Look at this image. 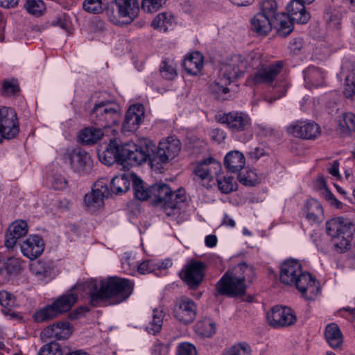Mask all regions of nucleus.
<instances>
[{
  "instance_id": "52",
  "label": "nucleus",
  "mask_w": 355,
  "mask_h": 355,
  "mask_svg": "<svg viewBox=\"0 0 355 355\" xmlns=\"http://www.w3.org/2000/svg\"><path fill=\"white\" fill-rule=\"evenodd\" d=\"M19 92V84L15 79L5 80L2 84V94L6 96L16 94Z\"/></svg>"
},
{
  "instance_id": "28",
  "label": "nucleus",
  "mask_w": 355,
  "mask_h": 355,
  "mask_svg": "<svg viewBox=\"0 0 355 355\" xmlns=\"http://www.w3.org/2000/svg\"><path fill=\"white\" fill-rule=\"evenodd\" d=\"M225 273H229L232 279L244 284H250L254 277L253 267L245 262L239 263L234 268L229 269Z\"/></svg>"
},
{
  "instance_id": "45",
  "label": "nucleus",
  "mask_w": 355,
  "mask_h": 355,
  "mask_svg": "<svg viewBox=\"0 0 355 355\" xmlns=\"http://www.w3.org/2000/svg\"><path fill=\"white\" fill-rule=\"evenodd\" d=\"M164 313L162 310L154 309L153 312V319L146 326V331L153 335H155L162 329L163 324Z\"/></svg>"
},
{
  "instance_id": "50",
  "label": "nucleus",
  "mask_w": 355,
  "mask_h": 355,
  "mask_svg": "<svg viewBox=\"0 0 355 355\" xmlns=\"http://www.w3.org/2000/svg\"><path fill=\"white\" fill-rule=\"evenodd\" d=\"M37 355H64L61 345L56 342H50L44 345Z\"/></svg>"
},
{
  "instance_id": "11",
  "label": "nucleus",
  "mask_w": 355,
  "mask_h": 355,
  "mask_svg": "<svg viewBox=\"0 0 355 355\" xmlns=\"http://www.w3.org/2000/svg\"><path fill=\"white\" fill-rule=\"evenodd\" d=\"M19 128L15 111L10 107L0 108V142L3 139L14 138Z\"/></svg>"
},
{
  "instance_id": "29",
  "label": "nucleus",
  "mask_w": 355,
  "mask_h": 355,
  "mask_svg": "<svg viewBox=\"0 0 355 355\" xmlns=\"http://www.w3.org/2000/svg\"><path fill=\"white\" fill-rule=\"evenodd\" d=\"M302 213L311 224L320 223L323 220L322 205L315 199L311 198L306 201L302 209Z\"/></svg>"
},
{
  "instance_id": "58",
  "label": "nucleus",
  "mask_w": 355,
  "mask_h": 355,
  "mask_svg": "<svg viewBox=\"0 0 355 355\" xmlns=\"http://www.w3.org/2000/svg\"><path fill=\"white\" fill-rule=\"evenodd\" d=\"M160 266L152 260L145 261L138 265V272L141 274L150 273L159 268Z\"/></svg>"
},
{
  "instance_id": "1",
  "label": "nucleus",
  "mask_w": 355,
  "mask_h": 355,
  "mask_svg": "<svg viewBox=\"0 0 355 355\" xmlns=\"http://www.w3.org/2000/svg\"><path fill=\"white\" fill-rule=\"evenodd\" d=\"M133 288L134 284L130 280L118 277H110L101 281L91 279L74 286L78 291H83L88 295L89 303L94 306L106 302L110 304L123 302L130 296Z\"/></svg>"
},
{
  "instance_id": "39",
  "label": "nucleus",
  "mask_w": 355,
  "mask_h": 355,
  "mask_svg": "<svg viewBox=\"0 0 355 355\" xmlns=\"http://www.w3.org/2000/svg\"><path fill=\"white\" fill-rule=\"evenodd\" d=\"M103 135L101 128L89 127L80 131L79 140L82 144L90 145L96 143Z\"/></svg>"
},
{
  "instance_id": "55",
  "label": "nucleus",
  "mask_w": 355,
  "mask_h": 355,
  "mask_svg": "<svg viewBox=\"0 0 355 355\" xmlns=\"http://www.w3.org/2000/svg\"><path fill=\"white\" fill-rule=\"evenodd\" d=\"M166 0H142L141 7L148 12H153L159 9Z\"/></svg>"
},
{
  "instance_id": "41",
  "label": "nucleus",
  "mask_w": 355,
  "mask_h": 355,
  "mask_svg": "<svg viewBox=\"0 0 355 355\" xmlns=\"http://www.w3.org/2000/svg\"><path fill=\"white\" fill-rule=\"evenodd\" d=\"M130 185V181L125 175H116L112 179L110 189L116 194H121L127 191Z\"/></svg>"
},
{
  "instance_id": "15",
  "label": "nucleus",
  "mask_w": 355,
  "mask_h": 355,
  "mask_svg": "<svg viewBox=\"0 0 355 355\" xmlns=\"http://www.w3.org/2000/svg\"><path fill=\"white\" fill-rule=\"evenodd\" d=\"M268 324L273 327H288L296 322L293 311L287 306H275L266 314Z\"/></svg>"
},
{
  "instance_id": "43",
  "label": "nucleus",
  "mask_w": 355,
  "mask_h": 355,
  "mask_svg": "<svg viewBox=\"0 0 355 355\" xmlns=\"http://www.w3.org/2000/svg\"><path fill=\"white\" fill-rule=\"evenodd\" d=\"M338 127L340 132L348 135L352 131H355V114L351 112L344 113L338 119Z\"/></svg>"
},
{
  "instance_id": "49",
  "label": "nucleus",
  "mask_w": 355,
  "mask_h": 355,
  "mask_svg": "<svg viewBox=\"0 0 355 355\" xmlns=\"http://www.w3.org/2000/svg\"><path fill=\"white\" fill-rule=\"evenodd\" d=\"M237 179L241 184L245 186H254L259 182V179L254 170H248L239 173Z\"/></svg>"
},
{
  "instance_id": "26",
  "label": "nucleus",
  "mask_w": 355,
  "mask_h": 355,
  "mask_svg": "<svg viewBox=\"0 0 355 355\" xmlns=\"http://www.w3.org/2000/svg\"><path fill=\"white\" fill-rule=\"evenodd\" d=\"M305 86L309 89L322 87L325 84L326 73L319 67L309 66L303 71Z\"/></svg>"
},
{
  "instance_id": "34",
  "label": "nucleus",
  "mask_w": 355,
  "mask_h": 355,
  "mask_svg": "<svg viewBox=\"0 0 355 355\" xmlns=\"http://www.w3.org/2000/svg\"><path fill=\"white\" fill-rule=\"evenodd\" d=\"M15 297L10 293L2 290L0 291V305L2 306L1 312L9 319H19L21 317L12 309L15 306Z\"/></svg>"
},
{
  "instance_id": "44",
  "label": "nucleus",
  "mask_w": 355,
  "mask_h": 355,
  "mask_svg": "<svg viewBox=\"0 0 355 355\" xmlns=\"http://www.w3.org/2000/svg\"><path fill=\"white\" fill-rule=\"evenodd\" d=\"M216 323L207 319L199 321L196 324V331L202 337H211L216 333Z\"/></svg>"
},
{
  "instance_id": "18",
  "label": "nucleus",
  "mask_w": 355,
  "mask_h": 355,
  "mask_svg": "<svg viewBox=\"0 0 355 355\" xmlns=\"http://www.w3.org/2000/svg\"><path fill=\"white\" fill-rule=\"evenodd\" d=\"M246 69L245 58L241 55H234L222 65L220 73L224 77L233 81L243 76Z\"/></svg>"
},
{
  "instance_id": "47",
  "label": "nucleus",
  "mask_w": 355,
  "mask_h": 355,
  "mask_svg": "<svg viewBox=\"0 0 355 355\" xmlns=\"http://www.w3.org/2000/svg\"><path fill=\"white\" fill-rule=\"evenodd\" d=\"M24 7L29 14L37 17L41 16L46 10L42 0H27Z\"/></svg>"
},
{
  "instance_id": "14",
  "label": "nucleus",
  "mask_w": 355,
  "mask_h": 355,
  "mask_svg": "<svg viewBox=\"0 0 355 355\" xmlns=\"http://www.w3.org/2000/svg\"><path fill=\"white\" fill-rule=\"evenodd\" d=\"M66 159L73 172L80 175L89 174L93 169V161L90 155L80 148L73 149L68 153Z\"/></svg>"
},
{
  "instance_id": "59",
  "label": "nucleus",
  "mask_w": 355,
  "mask_h": 355,
  "mask_svg": "<svg viewBox=\"0 0 355 355\" xmlns=\"http://www.w3.org/2000/svg\"><path fill=\"white\" fill-rule=\"evenodd\" d=\"M223 355H250V351L245 345L232 346Z\"/></svg>"
},
{
  "instance_id": "31",
  "label": "nucleus",
  "mask_w": 355,
  "mask_h": 355,
  "mask_svg": "<svg viewBox=\"0 0 355 355\" xmlns=\"http://www.w3.org/2000/svg\"><path fill=\"white\" fill-rule=\"evenodd\" d=\"M324 338L329 346L334 349H340L343 344V335L336 323L328 324L324 331Z\"/></svg>"
},
{
  "instance_id": "17",
  "label": "nucleus",
  "mask_w": 355,
  "mask_h": 355,
  "mask_svg": "<svg viewBox=\"0 0 355 355\" xmlns=\"http://www.w3.org/2000/svg\"><path fill=\"white\" fill-rule=\"evenodd\" d=\"M110 196V191L103 180L97 181L90 193L85 196L84 202L87 210L94 211L101 207L103 205V200Z\"/></svg>"
},
{
  "instance_id": "60",
  "label": "nucleus",
  "mask_w": 355,
  "mask_h": 355,
  "mask_svg": "<svg viewBox=\"0 0 355 355\" xmlns=\"http://www.w3.org/2000/svg\"><path fill=\"white\" fill-rule=\"evenodd\" d=\"M327 23L330 28L339 30L341 26V15L338 12L331 14L327 18Z\"/></svg>"
},
{
  "instance_id": "10",
  "label": "nucleus",
  "mask_w": 355,
  "mask_h": 355,
  "mask_svg": "<svg viewBox=\"0 0 355 355\" xmlns=\"http://www.w3.org/2000/svg\"><path fill=\"white\" fill-rule=\"evenodd\" d=\"M217 119L233 133L246 131L251 126L250 117L243 112L234 111L219 114Z\"/></svg>"
},
{
  "instance_id": "53",
  "label": "nucleus",
  "mask_w": 355,
  "mask_h": 355,
  "mask_svg": "<svg viewBox=\"0 0 355 355\" xmlns=\"http://www.w3.org/2000/svg\"><path fill=\"white\" fill-rule=\"evenodd\" d=\"M277 3L275 0H265L262 3L261 11L260 12L274 19L277 17Z\"/></svg>"
},
{
  "instance_id": "25",
  "label": "nucleus",
  "mask_w": 355,
  "mask_h": 355,
  "mask_svg": "<svg viewBox=\"0 0 355 355\" xmlns=\"http://www.w3.org/2000/svg\"><path fill=\"white\" fill-rule=\"evenodd\" d=\"M27 233L28 225L26 221L20 220L12 223L9 226L5 236V246L8 249L13 248L17 240L26 235Z\"/></svg>"
},
{
  "instance_id": "16",
  "label": "nucleus",
  "mask_w": 355,
  "mask_h": 355,
  "mask_svg": "<svg viewBox=\"0 0 355 355\" xmlns=\"http://www.w3.org/2000/svg\"><path fill=\"white\" fill-rule=\"evenodd\" d=\"M247 286L246 284L232 279L229 273H225L216 285L215 295L241 296L245 293Z\"/></svg>"
},
{
  "instance_id": "63",
  "label": "nucleus",
  "mask_w": 355,
  "mask_h": 355,
  "mask_svg": "<svg viewBox=\"0 0 355 355\" xmlns=\"http://www.w3.org/2000/svg\"><path fill=\"white\" fill-rule=\"evenodd\" d=\"M303 46V40L302 38H295L292 40L289 44V49L291 52L293 54H297Z\"/></svg>"
},
{
  "instance_id": "8",
  "label": "nucleus",
  "mask_w": 355,
  "mask_h": 355,
  "mask_svg": "<svg viewBox=\"0 0 355 355\" xmlns=\"http://www.w3.org/2000/svg\"><path fill=\"white\" fill-rule=\"evenodd\" d=\"M121 117L119 106L114 101H101L96 103L89 113L92 123L101 128L116 124Z\"/></svg>"
},
{
  "instance_id": "42",
  "label": "nucleus",
  "mask_w": 355,
  "mask_h": 355,
  "mask_svg": "<svg viewBox=\"0 0 355 355\" xmlns=\"http://www.w3.org/2000/svg\"><path fill=\"white\" fill-rule=\"evenodd\" d=\"M132 180L134 193L137 199L146 200L150 198V187H146L144 181L136 175L132 176Z\"/></svg>"
},
{
  "instance_id": "3",
  "label": "nucleus",
  "mask_w": 355,
  "mask_h": 355,
  "mask_svg": "<svg viewBox=\"0 0 355 355\" xmlns=\"http://www.w3.org/2000/svg\"><path fill=\"white\" fill-rule=\"evenodd\" d=\"M279 277L283 284L295 286L308 300H313L320 293L315 279L309 272L302 271L301 264L296 260L285 261L281 266Z\"/></svg>"
},
{
  "instance_id": "7",
  "label": "nucleus",
  "mask_w": 355,
  "mask_h": 355,
  "mask_svg": "<svg viewBox=\"0 0 355 355\" xmlns=\"http://www.w3.org/2000/svg\"><path fill=\"white\" fill-rule=\"evenodd\" d=\"M77 288L74 286L67 292L58 297L51 304L37 310L33 314L36 322L41 323L53 320L64 313L69 311L78 300Z\"/></svg>"
},
{
  "instance_id": "6",
  "label": "nucleus",
  "mask_w": 355,
  "mask_h": 355,
  "mask_svg": "<svg viewBox=\"0 0 355 355\" xmlns=\"http://www.w3.org/2000/svg\"><path fill=\"white\" fill-rule=\"evenodd\" d=\"M150 198L153 204L164 209L168 216L178 213L180 205L184 202V191L178 189L173 192L166 184H155L150 187Z\"/></svg>"
},
{
  "instance_id": "46",
  "label": "nucleus",
  "mask_w": 355,
  "mask_h": 355,
  "mask_svg": "<svg viewBox=\"0 0 355 355\" xmlns=\"http://www.w3.org/2000/svg\"><path fill=\"white\" fill-rule=\"evenodd\" d=\"M218 188L223 193H230L237 189V184L230 176H216Z\"/></svg>"
},
{
  "instance_id": "9",
  "label": "nucleus",
  "mask_w": 355,
  "mask_h": 355,
  "mask_svg": "<svg viewBox=\"0 0 355 355\" xmlns=\"http://www.w3.org/2000/svg\"><path fill=\"white\" fill-rule=\"evenodd\" d=\"M221 164L216 159L208 157L200 161L196 166L193 173L196 180L200 182L206 188L214 184V177L218 176L221 171Z\"/></svg>"
},
{
  "instance_id": "64",
  "label": "nucleus",
  "mask_w": 355,
  "mask_h": 355,
  "mask_svg": "<svg viewBox=\"0 0 355 355\" xmlns=\"http://www.w3.org/2000/svg\"><path fill=\"white\" fill-rule=\"evenodd\" d=\"M258 135L261 137H270L274 135V129L266 125L258 124Z\"/></svg>"
},
{
  "instance_id": "4",
  "label": "nucleus",
  "mask_w": 355,
  "mask_h": 355,
  "mask_svg": "<svg viewBox=\"0 0 355 355\" xmlns=\"http://www.w3.org/2000/svg\"><path fill=\"white\" fill-rule=\"evenodd\" d=\"M284 67L283 61H277L271 64L267 63L261 68L254 71L248 77L249 84L253 85H265L267 86H273L275 87L277 96L266 98V101L270 103H272L275 101L284 96L287 91V86L285 83L281 82L279 86L277 87V77L281 73Z\"/></svg>"
},
{
  "instance_id": "30",
  "label": "nucleus",
  "mask_w": 355,
  "mask_h": 355,
  "mask_svg": "<svg viewBox=\"0 0 355 355\" xmlns=\"http://www.w3.org/2000/svg\"><path fill=\"white\" fill-rule=\"evenodd\" d=\"M341 73L346 76L344 94L347 98H352L355 94V65L348 60L344 61Z\"/></svg>"
},
{
  "instance_id": "27",
  "label": "nucleus",
  "mask_w": 355,
  "mask_h": 355,
  "mask_svg": "<svg viewBox=\"0 0 355 355\" xmlns=\"http://www.w3.org/2000/svg\"><path fill=\"white\" fill-rule=\"evenodd\" d=\"M304 3L299 0H293L287 5L286 9L288 13L287 15L293 21L304 24L309 21L311 17L305 9Z\"/></svg>"
},
{
  "instance_id": "12",
  "label": "nucleus",
  "mask_w": 355,
  "mask_h": 355,
  "mask_svg": "<svg viewBox=\"0 0 355 355\" xmlns=\"http://www.w3.org/2000/svg\"><path fill=\"white\" fill-rule=\"evenodd\" d=\"M288 134L298 138L314 140L321 134L320 125L313 121H297L286 128Z\"/></svg>"
},
{
  "instance_id": "51",
  "label": "nucleus",
  "mask_w": 355,
  "mask_h": 355,
  "mask_svg": "<svg viewBox=\"0 0 355 355\" xmlns=\"http://www.w3.org/2000/svg\"><path fill=\"white\" fill-rule=\"evenodd\" d=\"M83 8L85 11L92 14H98L103 10L101 0H85Z\"/></svg>"
},
{
  "instance_id": "54",
  "label": "nucleus",
  "mask_w": 355,
  "mask_h": 355,
  "mask_svg": "<svg viewBox=\"0 0 355 355\" xmlns=\"http://www.w3.org/2000/svg\"><path fill=\"white\" fill-rule=\"evenodd\" d=\"M4 268L8 274L17 275L21 271V265L17 259L10 258L4 264Z\"/></svg>"
},
{
  "instance_id": "56",
  "label": "nucleus",
  "mask_w": 355,
  "mask_h": 355,
  "mask_svg": "<svg viewBox=\"0 0 355 355\" xmlns=\"http://www.w3.org/2000/svg\"><path fill=\"white\" fill-rule=\"evenodd\" d=\"M197 354L195 345L190 343H180L177 346L176 355H197Z\"/></svg>"
},
{
  "instance_id": "35",
  "label": "nucleus",
  "mask_w": 355,
  "mask_h": 355,
  "mask_svg": "<svg viewBox=\"0 0 355 355\" xmlns=\"http://www.w3.org/2000/svg\"><path fill=\"white\" fill-rule=\"evenodd\" d=\"M245 164V157L238 150L231 151L225 157L224 165L230 172H239L244 167Z\"/></svg>"
},
{
  "instance_id": "61",
  "label": "nucleus",
  "mask_w": 355,
  "mask_h": 355,
  "mask_svg": "<svg viewBox=\"0 0 355 355\" xmlns=\"http://www.w3.org/2000/svg\"><path fill=\"white\" fill-rule=\"evenodd\" d=\"M323 196L325 200L329 202L331 206L337 209L342 208L343 203L339 201L329 190L325 189L323 192Z\"/></svg>"
},
{
  "instance_id": "20",
  "label": "nucleus",
  "mask_w": 355,
  "mask_h": 355,
  "mask_svg": "<svg viewBox=\"0 0 355 355\" xmlns=\"http://www.w3.org/2000/svg\"><path fill=\"white\" fill-rule=\"evenodd\" d=\"M173 314L175 318L182 322H191L196 318V306L191 299L182 297L177 300L175 304Z\"/></svg>"
},
{
  "instance_id": "48",
  "label": "nucleus",
  "mask_w": 355,
  "mask_h": 355,
  "mask_svg": "<svg viewBox=\"0 0 355 355\" xmlns=\"http://www.w3.org/2000/svg\"><path fill=\"white\" fill-rule=\"evenodd\" d=\"M245 61L247 62V67H251L255 71H257L258 69L261 68L267 63L262 54L256 51L250 53L245 58Z\"/></svg>"
},
{
  "instance_id": "23",
  "label": "nucleus",
  "mask_w": 355,
  "mask_h": 355,
  "mask_svg": "<svg viewBox=\"0 0 355 355\" xmlns=\"http://www.w3.org/2000/svg\"><path fill=\"white\" fill-rule=\"evenodd\" d=\"M71 332V327L69 322H58L44 329L41 332V336L44 338L65 340L70 336Z\"/></svg>"
},
{
  "instance_id": "21",
  "label": "nucleus",
  "mask_w": 355,
  "mask_h": 355,
  "mask_svg": "<svg viewBox=\"0 0 355 355\" xmlns=\"http://www.w3.org/2000/svg\"><path fill=\"white\" fill-rule=\"evenodd\" d=\"M144 119V108L141 104L131 105L127 110L122 125L123 132H134L142 123Z\"/></svg>"
},
{
  "instance_id": "5",
  "label": "nucleus",
  "mask_w": 355,
  "mask_h": 355,
  "mask_svg": "<svg viewBox=\"0 0 355 355\" xmlns=\"http://www.w3.org/2000/svg\"><path fill=\"white\" fill-rule=\"evenodd\" d=\"M354 231L352 221L343 217L333 218L326 223L327 234L331 236L334 249L338 253L349 250Z\"/></svg>"
},
{
  "instance_id": "38",
  "label": "nucleus",
  "mask_w": 355,
  "mask_h": 355,
  "mask_svg": "<svg viewBox=\"0 0 355 355\" xmlns=\"http://www.w3.org/2000/svg\"><path fill=\"white\" fill-rule=\"evenodd\" d=\"M29 269L31 273L37 277L45 278L51 275L53 263L51 261L40 259L31 263Z\"/></svg>"
},
{
  "instance_id": "13",
  "label": "nucleus",
  "mask_w": 355,
  "mask_h": 355,
  "mask_svg": "<svg viewBox=\"0 0 355 355\" xmlns=\"http://www.w3.org/2000/svg\"><path fill=\"white\" fill-rule=\"evenodd\" d=\"M128 142L121 144L116 139H111L109 144L107 146L105 152L103 153V155H99V159L101 162L106 165H111L114 161L117 162L120 164L124 168H129L132 166H135L136 165L129 164V162H128V158L126 153H123L122 152V148Z\"/></svg>"
},
{
  "instance_id": "40",
  "label": "nucleus",
  "mask_w": 355,
  "mask_h": 355,
  "mask_svg": "<svg viewBox=\"0 0 355 355\" xmlns=\"http://www.w3.org/2000/svg\"><path fill=\"white\" fill-rule=\"evenodd\" d=\"M174 24V17L171 12H161L152 21L151 26L159 31L166 32Z\"/></svg>"
},
{
  "instance_id": "36",
  "label": "nucleus",
  "mask_w": 355,
  "mask_h": 355,
  "mask_svg": "<svg viewBox=\"0 0 355 355\" xmlns=\"http://www.w3.org/2000/svg\"><path fill=\"white\" fill-rule=\"evenodd\" d=\"M232 82V80L221 74V77L210 84L209 89L217 99L220 101L227 100L226 95L230 91L228 85Z\"/></svg>"
},
{
  "instance_id": "62",
  "label": "nucleus",
  "mask_w": 355,
  "mask_h": 355,
  "mask_svg": "<svg viewBox=\"0 0 355 355\" xmlns=\"http://www.w3.org/2000/svg\"><path fill=\"white\" fill-rule=\"evenodd\" d=\"M160 71L163 73V76L167 79H173L177 75L175 69L172 66L168 65L165 61L162 62V66L161 67Z\"/></svg>"
},
{
  "instance_id": "19",
  "label": "nucleus",
  "mask_w": 355,
  "mask_h": 355,
  "mask_svg": "<svg viewBox=\"0 0 355 355\" xmlns=\"http://www.w3.org/2000/svg\"><path fill=\"white\" fill-rule=\"evenodd\" d=\"M206 265L200 261H193L182 270V279L190 288L195 289L202 282Z\"/></svg>"
},
{
  "instance_id": "33",
  "label": "nucleus",
  "mask_w": 355,
  "mask_h": 355,
  "mask_svg": "<svg viewBox=\"0 0 355 355\" xmlns=\"http://www.w3.org/2000/svg\"><path fill=\"white\" fill-rule=\"evenodd\" d=\"M272 19L263 13H257L250 21L252 30L259 35H266L272 28Z\"/></svg>"
},
{
  "instance_id": "57",
  "label": "nucleus",
  "mask_w": 355,
  "mask_h": 355,
  "mask_svg": "<svg viewBox=\"0 0 355 355\" xmlns=\"http://www.w3.org/2000/svg\"><path fill=\"white\" fill-rule=\"evenodd\" d=\"M121 264L122 268L128 274L134 273L136 269L138 270V263L129 256H126L123 259Z\"/></svg>"
},
{
  "instance_id": "22",
  "label": "nucleus",
  "mask_w": 355,
  "mask_h": 355,
  "mask_svg": "<svg viewBox=\"0 0 355 355\" xmlns=\"http://www.w3.org/2000/svg\"><path fill=\"white\" fill-rule=\"evenodd\" d=\"M44 243L41 236L30 235L21 245L23 255L31 260L38 258L44 250Z\"/></svg>"
},
{
  "instance_id": "32",
  "label": "nucleus",
  "mask_w": 355,
  "mask_h": 355,
  "mask_svg": "<svg viewBox=\"0 0 355 355\" xmlns=\"http://www.w3.org/2000/svg\"><path fill=\"white\" fill-rule=\"evenodd\" d=\"M182 66L188 74L196 76L203 67V56L198 51L193 52L185 57Z\"/></svg>"
},
{
  "instance_id": "24",
  "label": "nucleus",
  "mask_w": 355,
  "mask_h": 355,
  "mask_svg": "<svg viewBox=\"0 0 355 355\" xmlns=\"http://www.w3.org/2000/svg\"><path fill=\"white\" fill-rule=\"evenodd\" d=\"M113 5L116 6L119 16L127 19V23H131L137 17L139 12L138 0H114L111 6Z\"/></svg>"
},
{
  "instance_id": "2",
  "label": "nucleus",
  "mask_w": 355,
  "mask_h": 355,
  "mask_svg": "<svg viewBox=\"0 0 355 355\" xmlns=\"http://www.w3.org/2000/svg\"><path fill=\"white\" fill-rule=\"evenodd\" d=\"M181 144L179 139L170 137L162 141L156 147L150 141H145L141 144H136L128 141L122 148V152L126 153L129 164L140 165L147 161L152 164H164L174 159L180 153Z\"/></svg>"
},
{
  "instance_id": "37",
  "label": "nucleus",
  "mask_w": 355,
  "mask_h": 355,
  "mask_svg": "<svg viewBox=\"0 0 355 355\" xmlns=\"http://www.w3.org/2000/svg\"><path fill=\"white\" fill-rule=\"evenodd\" d=\"M293 22L287 15L284 13L277 14L272 21L277 29L278 35L282 37H286L293 31Z\"/></svg>"
}]
</instances>
